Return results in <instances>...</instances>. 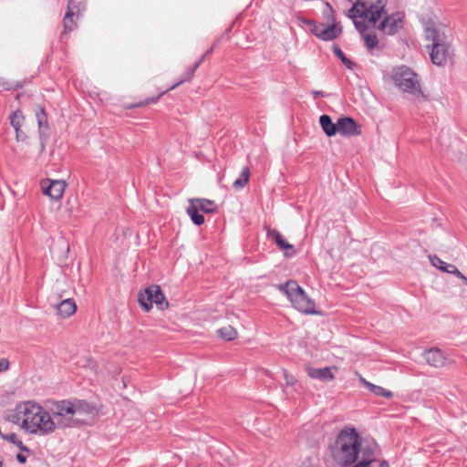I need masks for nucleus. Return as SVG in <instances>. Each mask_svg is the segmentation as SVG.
I'll use <instances>...</instances> for the list:
<instances>
[{
  "label": "nucleus",
  "instance_id": "nucleus-1",
  "mask_svg": "<svg viewBox=\"0 0 467 467\" xmlns=\"http://www.w3.org/2000/svg\"><path fill=\"white\" fill-rule=\"evenodd\" d=\"M361 436L353 427H345L329 443L333 460L340 466L347 467L358 461Z\"/></svg>",
  "mask_w": 467,
  "mask_h": 467
},
{
  "label": "nucleus",
  "instance_id": "nucleus-2",
  "mask_svg": "<svg viewBox=\"0 0 467 467\" xmlns=\"http://www.w3.org/2000/svg\"><path fill=\"white\" fill-rule=\"evenodd\" d=\"M392 79L402 91L414 95L417 99H427L422 92L418 75L409 67L400 66L393 69Z\"/></svg>",
  "mask_w": 467,
  "mask_h": 467
},
{
  "label": "nucleus",
  "instance_id": "nucleus-3",
  "mask_svg": "<svg viewBox=\"0 0 467 467\" xmlns=\"http://www.w3.org/2000/svg\"><path fill=\"white\" fill-rule=\"evenodd\" d=\"M42 408L43 407L40 405L31 401L20 403L16 407L15 412L10 416L11 420L16 423L21 421L22 428L31 432L33 429L31 425L35 424L36 420H37L36 416L41 411Z\"/></svg>",
  "mask_w": 467,
  "mask_h": 467
},
{
  "label": "nucleus",
  "instance_id": "nucleus-4",
  "mask_svg": "<svg viewBox=\"0 0 467 467\" xmlns=\"http://www.w3.org/2000/svg\"><path fill=\"white\" fill-rule=\"evenodd\" d=\"M52 413L59 417L56 424L61 428H71L83 423V420L75 418L73 400H63L54 403Z\"/></svg>",
  "mask_w": 467,
  "mask_h": 467
},
{
  "label": "nucleus",
  "instance_id": "nucleus-5",
  "mask_svg": "<svg viewBox=\"0 0 467 467\" xmlns=\"http://www.w3.org/2000/svg\"><path fill=\"white\" fill-rule=\"evenodd\" d=\"M217 211V205L214 201L204 198H192L189 199V205L186 208V213L190 216L192 222L201 226L204 223V216L202 213H213Z\"/></svg>",
  "mask_w": 467,
  "mask_h": 467
},
{
  "label": "nucleus",
  "instance_id": "nucleus-6",
  "mask_svg": "<svg viewBox=\"0 0 467 467\" xmlns=\"http://www.w3.org/2000/svg\"><path fill=\"white\" fill-rule=\"evenodd\" d=\"M138 302L145 312H149L153 304L160 310L169 307L168 300L165 298L161 286L157 285H150L144 289V292L140 293Z\"/></svg>",
  "mask_w": 467,
  "mask_h": 467
},
{
  "label": "nucleus",
  "instance_id": "nucleus-7",
  "mask_svg": "<svg viewBox=\"0 0 467 467\" xmlns=\"http://www.w3.org/2000/svg\"><path fill=\"white\" fill-rule=\"evenodd\" d=\"M292 306L299 312L306 315H317L319 311L315 309L316 304L296 282V287L289 298Z\"/></svg>",
  "mask_w": 467,
  "mask_h": 467
},
{
  "label": "nucleus",
  "instance_id": "nucleus-8",
  "mask_svg": "<svg viewBox=\"0 0 467 467\" xmlns=\"http://www.w3.org/2000/svg\"><path fill=\"white\" fill-rule=\"evenodd\" d=\"M35 115L37 122L40 152L42 153L46 150V144L51 135V129L48 123L47 113L43 106L37 105L36 107Z\"/></svg>",
  "mask_w": 467,
  "mask_h": 467
},
{
  "label": "nucleus",
  "instance_id": "nucleus-9",
  "mask_svg": "<svg viewBox=\"0 0 467 467\" xmlns=\"http://www.w3.org/2000/svg\"><path fill=\"white\" fill-rule=\"evenodd\" d=\"M195 71H196V69L193 67V66L190 67L189 68L186 69V71L184 72V74L182 75V77L181 78V79L179 81H177L175 84L171 86L166 90L161 92L157 97H150V98H147L146 99L139 101L137 103L125 104L124 108L126 109H136V108L145 107V106H147L150 103H156V102H158L159 99H161V97H162L168 91L174 89L175 88L181 86L184 82H188V81L192 80V78L194 76Z\"/></svg>",
  "mask_w": 467,
  "mask_h": 467
},
{
  "label": "nucleus",
  "instance_id": "nucleus-10",
  "mask_svg": "<svg viewBox=\"0 0 467 467\" xmlns=\"http://www.w3.org/2000/svg\"><path fill=\"white\" fill-rule=\"evenodd\" d=\"M36 419L35 424L31 425L33 427L31 434L39 436L48 435L54 432L57 427L50 414L44 408H42Z\"/></svg>",
  "mask_w": 467,
  "mask_h": 467
},
{
  "label": "nucleus",
  "instance_id": "nucleus-11",
  "mask_svg": "<svg viewBox=\"0 0 467 467\" xmlns=\"http://www.w3.org/2000/svg\"><path fill=\"white\" fill-rule=\"evenodd\" d=\"M452 55L451 47L445 41L435 43L431 46L430 56L434 65L444 66L451 58Z\"/></svg>",
  "mask_w": 467,
  "mask_h": 467
},
{
  "label": "nucleus",
  "instance_id": "nucleus-12",
  "mask_svg": "<svg viewBox=\"0 0 467 467\" xmlns=\"http://www.w3.org/2000/svg\"><path fill=\"white\" fill-rule=\"evenodd\" d=\"M379 452V447L374 440H360L358 454L361 453V462L370 467L371 463L376 462L377 455Z\"/></svg>",
  "mask_w": 467,
  "mask_h": 467
},
{
  "label": "nucleus",
  "instance_id": "nucleus-13",
  "mask_svg": "<svg viewBox=\"0 0 467 467\" xmlns=\"http://www.w3.org/2000/svg\"><path fill=\"white\" fill-rule=\"evenodd\" d=\"M267 237L273 240L280 250L284 252L285 256L292 257L296 254V251L293 244L286 242L281 233L276 229H271L269 226H265Z\"/></svg>",
  "mask_w": 467,
  "mask_h": 467
},
{
  "label": "nucleus",
  "instance_id": "nucleus-14",
  "mask_svg": "<svg viewBox=\"0 0 467 467\" xmlns=\"http://www.w3.org/2000/svg\"><path fill=\"white\" fill-rule=\"evenodd\" d=\"M337 133L342 136L353 137L361 134V126L351 117H341L337 119Z\"/></svg>",
  "mask_w": 467,
  "mask_h": 467
},
{
  "label": "nucleus",
  "instance_id": "nucleus-15",
  "mask_svg": "<svg viewBox=\"0 0 467 467\" xmlns=\"http://www.w3.org/2000/svg\"><path fill=\"white\" fill-rule=\"evenodd\" d=\"M74 406V414L79 416H88L94 418L99 414V407L95 402H88L85 400L72 398Z\"/></svg>",
  "mask_w": 467,
  "mask_h": 467
},
{
  "label": "nucleus",
  "instance_id": "nucleus-16",
  "mask_svg": "<svg viewBox=\"0 0 467 467\" xmlns=\"http://www.w3.org/2000/svg\"><path fill=\"white\" fill-rule=\"evenodd\" d=\"M402 27V19L398 14L386 16L379 25L378 29L386 35L392 36Z\"/></svg>",
  "mask_w": 467,
  "mask_h": 467
},
{
  "label": "nucleus",
  "instance_id": "nucleus-17",
  "mask_svg": "<svg viewBox=\"0 0 467 467\" xmlns=\"http://www.w3.org/2000/svg\"><path fill=\"white\" fill-rule=\"evenodd\" d=\"M10 124L16 131V140L17 142H24L27 140L26 131L22 130V126L25 122V116L22 110L17 109L14 111L10 117Z\"/></svg>",
  "mask_w": 467,
  "mask_h": 467
},
{
  "label": "nucleus",
  "instance_id": "nucleus-18",
  "mask_svg": "<svg viewBox=\"0 0 467 467\" xmlns=\"http://www.w3.org/2000/svg\"><path fill=\"white\" fill-rule=\"evenodd\" d=\"M65 188L66 183L64 181H51L47 186H43V193L53 200H59L63 196Z\"/></svg>",
  "mask_w": 467,
  "mask_h": 467
},
{
  "label": "nucleus",
  "instance_id": "nucleus-19",
  "mask_svg": "<svg viewBox=\"0 0 467 467\" xmlns=\"http://www.w3.org/2000/svg\"><path fill=\"white\" fill-rule=\"evenodd\" d=\"M386 0H377L376 3L371 4L368 9V17L369 23L375 25L383 14H386Z\"/></svg>",
  "mask_w": 467,
  "mask_h": 467
},
{
  "label": "nucleus",
  "instance_id": "nucleus-20",
  "mask_svg": "<svg viewBox=\"0 0 467 467\" xmlns=\"http://www.w3.org/2000/svg\"><path fill=\"white\" fill-rule=\"evenodd\" d=\"M424 358L428 364L435 368H441L445 364V357L439 348H430L424 352Z\"/></svg>",
  "mask_w": 467,
  "mask_h": 467
},
{
  "label": "nucleus",
  "instance_id": "nucleus-21",
  "mask_svg": "<svg viewBox=\"0 0 467 467\" xmlns=\"http://www.w3.org/2000/svg\"><path fill=\"white\" fill-rule=\"evenodd\" d=\"M342 34V26L337 23L330 24L326 28L320 29L317 37L323 41H331L337 39Z\"/></svg>",
  "mask_w": 467,
  "mask_h": 467
},
{
  "label": "nucleus",
  "instance_id": "nucleus-22",
  "mask_svg": "<svg viewBox=\"0 0 467 467\" xmlns=\"http://www.w3.org/2000/svg\"><path fill=\"white\" fill-rule=\"evenodd\" d=\"M306 370L310 378L320 379L322 381H330L335 378L334 374L331 372L330 368L328 367L316 368L308 366L306 367Z\"/></svg>",
  "mask_w": 467,
  "mask_h": 467
},
{
  "label": "nucleus",
  "instance_id": "nucleus-23",
  "mask_svg": "<svg viewBox=\"0 0 467 467\" xmlns=\"http://www.w3.org/2000/svg\"><path fill=\"white\" fill-rule=\"evenodd\" d=\"M77 310V306L72 298H67L62 300L59 304L57 305V311L59 316L63 318L69 317L72 316Z\"/></svg>",
  "mask_w": 467,
  "mask_h": 467
},
{
  "label": "nucleus",
  "instance_id": "nucleus-24",
  "mask_svg": "<svg viewBox=\"0 0 467 467\" xmlns=\"http://www.w3.org/2000/svg\"><path fill=\"white\" fill-rule=\"evenodd\" d=\"M319 124L325 134L328 137L335 136L338 131L337 122L334 123L331 117L328 115H321L319 118Z\"/></svg>",
  "mask_w": 467,
  "mask_h": 467
},
{
  "label": "nucleus",
  "instance_id": "nucleus-25",
  "mask_svg": "<svg viewBox=\"0 0 467 467\" xmlns=\"http://www.w3.org/2000/svg\"><path fill=\"white\" fill-rule=\"evenodd\" d=\"M366 388L378 397H384L387 399H390L393 397V393L390 390H388L373 383H366Z\"/></svg>",
  "mask_w": 467,
  "mask_h": 467
},
{
  "label": "nucleus",
  "instance_id": "nucleus-26",
  "mask_svg": "<svg viewBox=\"0 0 467 467\" xmlns=\"http://www.w3.org/2000/svg\"><path fill=\"white\" fill-rule=\"evenodd\" d=\"M217 334L221 338L226 341L234 340L237 337V331L232 326H226L219 328L217 330Z\"/></svg>",
  "mask_w": 467,
  "mask_h": 467
},
{
  "label": "nucleus",
  "instance_id": "nucleus-27",
  "mask_svg": "<svg viewBox=\"0 0 467 467\" xmlns=\"http://www.w3.org/2000/svg\"><path fill=\"white\" fill-rule=\"evenodd\" d=\"M249 177L250 170L248 167H244L240 176L233 182V187L236 190L244 188L248 183Z\"/></svg>",
  "mask_w": 467,
  "mask_h": 467
},
{
  "label": "nucleus",
  "instance_id": "nucleus-28",
  "mask_svg": "<svg viewBox=\"0 0 467 467\" xmlns=\"http://www.w3.org/2000/svg\"><path fill=\"white\" fill-rule=\"evenodd\" d=\"M332 49H333L335 56L338 59H340V61L344 64V66L346 67H348V69H352L356 66V64L353 61H351L349 58H348L346 57L344 52L341 50V48L337 45H336V44L333 45Z\"/></svg>",
  "mask_w": 467,
  "mask_h": 467
},
{
  "label": "nucleus",
  "instance_id": "nucleus-29",
  "mask_svg": "<svg viewBox=\"0 0 467 467\" xmlns=\"http://www.w3.org/2000/svg\"><path fill=\"white\" fill-rule=\"evenodd\" d=\"M425 36H426V39L431 41L432 44L441 43L443 41L441 38V35H440L439 31L433 25L428 26L425 28Z\"/></svg>",
  "mask_w": 467,
  "mask_h": 467
},
{
  "label": "nucleus",
  "instance_id": "nucleus-30",
  "mask_svg": "<svg viewBox=\"0 0 467 467\" xmlns=\"http://www.w3.org/2000/svg\"><path fill=\"white\" fill-rule=\"evenodd\" d=\"M2 438L5 441H10L13 444H15L16 447H18L22 451L29 452L30 450L28 447H26L22 441L17 439V436L15 432H11L8 434L2 435Z\"/></svg>",
  "mask_w": 467,
  "mask_h": 467
},
{
  "label": "nucleus",
  "instance_id": "nucleus-31",
  "mask_svg": "<svg viewBox=\"0 0 467 467\" xmlns=\"http://www.w3.org/2000/svg\"><path fill=\"white\" fill-rule=\"evenodd\" d=\"M298 20H299L301 25L308 26L309 27V31L314 36H317V35L319 33V30H320V26H318L315 20H312V19H309V18H306V17H303V16H299ZM321 26H323V25H321Z\"/></svg>",
  "mask_w": 467,
  "mask_h": 467
},
{
  "label": "nucleus",
  "instance_id": "nucleus-32",
  "mask_svg": "<svg viewBox=\"0 0 467 467\" xmlns=\"http://www.w3.org/2000/svg\"><path fill=\"white\" fill-rule=\"evenodd\" d=\"M296 281L288 280L285 284L277 285L276 287L278 288V290L280 292H282L284 295H285L287 296V298L289 299L292 295L293 290L296 287Z\"/></svg>",
  "mask_w": 467,
  "mask_h": 467
},
{
  "label": "nucleus",
  "instance_id": "nucleus-33",
  "mask_svg": "<svg viewBox=\"0 0 467 467\" xmlns=\"http://www.w3.org/2000/svg\"><path fill=\"white\" fill-rule=\"evenodd\" d=\"M0 86L5 90H17L24 87V82L21 81H9L0 78Z\"/></svg>",
  "mask_w": 467,
  "mask_h": 467
},
{
  "label": "nucleus",
  "instance_id": "nucleus-34",
  "mask_svg": "<svg viewBox=\"0 0 467 467\" xmlns=\"http://www.w3.org/2000/svg\"><path fill=\"white\" fill-rule=\"evenodd\" d=\"M322 16L327 22L336 23L335 10L328 2H326V7L322 11Z\"/></svg>",
  "mask_w": 467,
  "mask_h": 467
},
{
  "label": "nucleus",
  "instance_id": "nucleus-35",
  "mask_svg": "<svg viewBox=\"0 0 467 467\" xmlns=\"http://www.w3.org/2000/svg\"><path fill=\"white\" fill-rule=\"evenodd\" d=\"M365 41V46L367 47L368 50H372L379 45V39L375 33L366 34L362 36Z\"/></svg>",
  "mask_w": 467,
  "mask_h": 467
},
{
  "label": "nucleus",
  "instance_id": "nucleus-36",
  "mask_svg": "<svg viewBox=\"0 0 467 467\" xmlns=\"http://www.w3.org/2000/svg\"><path fill=\"white\" fill-rule=\"evenodd\" d=\"M430 261L433 266L439 268L440 270L445 273H448V271L446 270V266L452 265L451 264L445 263L437 255H430Z\"/></svg>",
  "mask_w": 467,
  "mask_h": 467
},
{
  "label": "nucleus",
  "instance_id": "nucleus-37",
  "mask_svg": "<svg viewBox=\"0 0 467 467\" xmlns=\"http://www.w3.org/2000/svg\"><path fill=\"white\" fill-rule=\"evenodd\" d=\"M355 4L357 5V8L359 12V17H361V18L368 17V6L367 3L362 0H356Z\"/></svg>",
  "mask_w": 467,
  "mask_h": 467
},
{
  "label": "nucleus",
  "instance_id": "nucleus-38",
  "mask_svg": "<svg viewBox=\"0 0 467 467\" xmlns=\"http://www.w3.org/2000/svg\"><path fill=\"white\" fill-rule=\"evenodd\" d=\"M75 27H76V24L73 20V17H70V18L64 17V21H63L64 34H67V33L73 31Z\"/></svg>",
  "mask_w": 467,
  "mask_h": 467
},
{
  "label": "nucleus",
  "instance_id": "nucleus-39",
  "mask_svg": "<svg viewBox=\"0 0 467 467\" xmlns=\"http://www.w3.org/2000/svg\"><path fill=\"white\" fill-rule=\"evenodd\" d=\"M446 270L448 271V274H452L458 276L459 278L462 279L464 281V284L467 285V277L464 276L454 265H447Z\"/></svg>",
  "mask_w": 467,
  "mask_h": 467
},
{
  "label": "nucleus",
  "instance_id": "nucleus-40",
  "mask_svg": "<svg viewBox=\"0 0 467 467\" xmlns=\"http://www.w3.org/2000/svg\"><path fill=\"white\" fill-rule=\"evenodd\" d=\"M355 28L360 33L361 36L366 35L368 26L364 21L354 20Z\"/></svg>",
  "mask_w": 467,
  "mask_h": 467
},
{
  "label": "nucleus",
  "instance_id": "nucleus-41",
  "mask_svg": "<svg viewBox=\"0 0 467 467\" xmlns=\"http://www.w3.org/2000/svg\"><path fill=\"white\" fill-rule=\"evenodd\" d=\"M77 8L76 3L72 0H69L67 3V9L65 15V17L70 18L75 16L74 10Z\"/></svg>",
  "mask_w": 467,
  "mask_h": 467
},
{
  "label": "nucleus",
  "instance_id": "nucleus-42",
  "mask_svg": "<svg viewBox=\"0 0 467 467\" xmlns=\"http://www.w3.org/2000/svg\"><path fill=\"white\" fill-rule=\"evenodd\" d=\"M347 16L353 21L356 20V18L358 16L359 17V12H358V10L357 8V5L355 3L353 4L352 7L348 11Z\"/></svg>",
  "mask_w": 467,
  "mask_h": 467
},
{
  "label": "nucleus",
  "instance_id": "nucleus-43",
  "mask_svg": "<svg viewBox=\"0 0 467 467\" xmlns=\"http://www.w3.org/2000/svg\"><path fill=\"white\" fill-rule=\"evenodd\" d=\"M10 363L7 358H0V372L6 371L9 368Z\"/></svg>",
  "mask_w": 467,
  "mask_h": 467
},
{
  "label": "nucleus",
  "instance_id": "nucleus-44",
  "mask_svg": "<svg viewBox=\"0 0 467 467\" xmlns=\"http://www.w3.org/2000/svg\"><path fill=\"white\" fill-rule=\"evenodd\" d=\"M16 458L17 462L21 464H24L26 462V456L22 453H17Z\"/></svg>",
  "mask_w": 467,
  "mask_h": 467
},
{
  "label": "nucleus",
  "instance_id": "nucleus-45",
  "mask_svg": "<svg viewBox=\"0 0 467 467\" xmlns=\"http://www.w3.org/2000/svg\"><path fill=\"white\" fill-rule=\"evenodd\" d=\"M312 94H313V96H314V99H317V98H319V97H322V98H323V97H325V94H324V92H323V91L313 90V91H312Z\"/></svg>",
  "mask_w": 467,
  "mask_h": 467
},
{
  "label": "nucleus",
  "instance_id": "nucleus-46",
  "mask_svg": "<svg viewBox=\"0 0 467 467\" xmlns=\"http://www.w3.org/2000/svg\"><path fill=\"white\" fill-rule=\"evenodd\" d=\"M204 59H205V55H202V57L197 62L194 63L193 67L195 69H197L201 66V64L204 61Z\"/></svg>",
  "mask_w": 467,
  "mask_h": 467
},
{
  "label": "nucleus",
  "instance_id": "nucleus-47",
  "mask_svg": "<svg viewBox=\"0 0 467 467\" xmlns=\"http://www.w3.org/2000/svg\"><path fill=\"white\" fill-rule=\"evenodd\" d=\"M204 59H205V55H202V57L197 62L194 63L193 67L195 69H197L201 66V64L204 61Z\"/></svg>",
  "mask_w": 467,
  "mask_h": 467
},
{
  "label": "nucleus",
  "instance_id": "nucleus-48",
  "mask_svg": "<svg viewBox=\"0 0 467 467\" xmlns=\"http://www.w3.org/2000/svg\"><path fill=\"white\" fill-rule=\"evenodd\" d=\"M204 59H205V55H202V57L197 62L194 63L193 67L195 69H197L201 66V64L204 61Z\"/></svg>",
  "mask_w": 467,
  "mask_h": 467
},
{
  "label": "nucleus",
  "instance_id": "nucleus-49",
  "mask_svg": "<svg viewBox=\"0 0 467 467\" xmlns=\"http://www.w3.org/2000/svg\"><path fill=\"white\" fill-rule=\"evenodd\" d=\"M348 467H369V466L367 465L366 463L362 462L361 461H359V462H356L353 466L349 465Z\"/></svg>",
  "mask_w": 467,
  "mask_h": 467
},
{
  "label": "nucleus",
  "instance_id": "nucleus-50",
  "mask_svg": "<svg viewBox=\"0 0 467 467\" xmlns=\"http://www.w3.org/2000/svg\"><path fill=\"white\" fill-rule=\"evenodd\" d=\"M379 467H389V464L386 460H383L380 462Z\"/></svg>",
  "mask_w": 467,
  "mask_h": 467
},
{
  "label": "nucleus",
  "instance_id": "nucleus-51",
  "mask_svg": "<svg viewBox=\"0 0 467 467\" xmlns=\"http://www.w3.org/2000/svg\"><path fill=\"white\" fill-rule=\"evenodd\" d=\"M212 52H213V47H211L210 49H208V50L203 54V55H205V58H206L209 55H211V54H212Z\"/></svg>",
  "mask_w": 467,
  "mask_h": 467
},
{
  "label": "nucleus",
  "instance_id": "nucleus-52",
  "mask_svg": "<svg viewBox=\"0 0 467 467\" xmlns=\"http://www.w3.org/2000/svg\"><path fill=\"white\" fill-rule=\"evenodd\" d=\"M360 381L361 383L363 384L364 387H366V383H369L368 381H367L364 378H361L360 379Z\"/></svg>",
  "mask_w": 467,
  "mask_h": 467
},
{
  "label": "nucleus",
  "instance_id": "nucleus-53",
  "mask_svg": "<svg viewBox=\"0 0 467 467\" xmlns=\"http://www.w3.org/2000/svg\"><path fill=\"white\" fill-rule=\"evenodd\" d=\"M216 46H217V42H215V43L212 46L213 49Z\"/></svg>",
  "mask_w": 467,
  "mask_h": 467
},
{
  "label": "nucleus",
  "instance_id": "nucleus-54",
  "mask_svg": "<svg viewBox=\"0 0 467 467\" xmlns=\"http://www.w3.org/2000/svg\"><path fill=\"white\" fill-rule=\"evenodd\" d=\"M0 467H3V462L0 461Z\"/></svg>",
  "mask_w": 467,
  "mask_h": 467
}]
</instances>
